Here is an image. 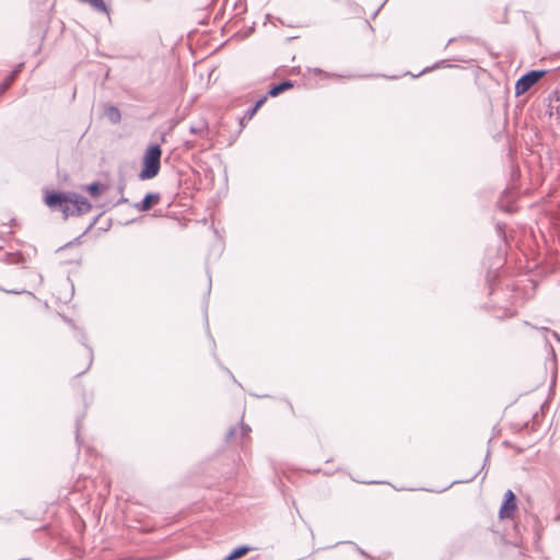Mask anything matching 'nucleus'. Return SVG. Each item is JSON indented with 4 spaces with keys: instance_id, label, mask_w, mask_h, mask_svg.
I'll list each match as a JSON object with an SVG mask.
<instances>
[{
    "instance_id": "1",
    "label": "nucleus",
    "mask_w": 560,
    "mask_h": 560,
    "mask_svg": "<svg viewBox=\"0 0 560 560\" xmlns=\"http://www.w3.org/2000/svg\"><path fill=\"white\" fill-rule=\"evenodd\" d=\"M45 202L49 208L60 209L66 218L69 215L85 213L91 209V203L88 199L74 192L47 194Z\"/></svg>"
},
{
    "instance_id": "2",
    "label": "nucleus",
    "mask_w": 560,
    "mask_h": 560,
    "mask_svg": "<svg viewBox=\"0 0 560 560\" xmlns=\"http://www.w3.org/2000/svg\"><path fill=\"white\" fill-rule=\"evenodd\" d=\"M162 150L159 144H151L147 148L142 158V168L139 178L142 180L155 177L161 167Z\"/></svg>"
},
{
    "instance_id": "3",
    "label": "nucleus",
    "mask_w": 560,
    "mask_h": 560,
    "mask_svg": "<svg viewBox=\"0 0 560 560\" xmlns=\"http://www.w3.org/2000/svg\"><path fill=\"white\" fill-rule=\"evenodd\" d=\"M545 75V71H530L520 78L515 84L516 95L526 93L540 78Z\"/></svg>"
},
{
    "instance_id": "4",
    "label": "nucleus",
    "mask_w": 560,
    "mask_h": 560,
    "mask_svg": "<svg viewBox=\"0 0 560 560\" xmlns=\"http://www.w3.org/2000/svg\"><path fill=\"white\" fill-rule=\"evenodd\" d=\"M516 510V498L512 490H508L504 495V501L500 508L499 515L501 518H510Z\"/></svg>"
},
{
    "instance_id": "5",
    "label": "nucleus",
    "mask_w": 560,
    "mask_h": 560,
    "mask_svg": "<svg viewBox=\"0 0 560 560\" xmlns=\"http://www.w3.org/2000/svg\"><path fill=\"white\" fill-rule=\"evenodd\" d=\"M159 201H160V195L150 192V194L145 195V197L143 198L141 203L138 206V209L140 211H148L149 209H151V207L153 205H156Z\"/></svg>"
},
{
    "instance_id": "6",
    "label": "nucleus",
    "mask_w": 560,
    "mask_h": 560,
    "mask_svg": "<svg viewBox=\"0 0 560 560\" xmlns=\"http://www.w3.org/2000/svg\"><path fill=\"white\" fill-rule=\"evenodd\" d=\"M105 115L114 124L119 122L121 119L120 112L118 110V108H116L114 106L107 107L105 110Z\"/></svg>"
},
{
    "instance_id": "7",
    "label": "nucleus",
    "mask_w": 560,
    "mask_h": 560,
    "mask_svg": "<svg viewBox=\"0 0 560 560\" xmlns=\"http://www.w3.org/2000/svg\"><path fill=\"white\" fill-rule=\"evenodd\" d=\"M248 551V548L247 547H240V548H236L235 550H233L228 557L225 560H235V559H238L241 557H243L244 555H246Z\"/></svg>"
},
{
    "instance_id": "8",
    "label": "nucleus",
    "mask_w": 560,
    "mask_h": 560,
    "mask_svg": "<svg viewBox=\"0 0 560 560\" xmlns=\"http://www.w3.org/2000/svg\"><path fill=\"white\" fill-rule=\"evenodd\" d=\"M291 84L289 82H283V83H280L276 86H273L270 91H269V94L271 96H277L278 94H280L281 92H283L284 90H287L288 88H290Z\"/></svg>"
},
{
    "instance_id": "9",
    "label": "nucleus",
    "mask_w": 560,
    "mask_h": 560,
    "mask_svg": "<svg viewBox=\"0 0 560 560\" xmlns=\"http://www.w3.org/2000/svg\"><path fill=\"white\" fill-rule=\"evenodd\" d=\"M86 190L93 195V196H97L98 192H100V185L97 183H93V184H90L86 186Z\"/></svg>"
},
{
    "instance_id": "10",
    "label": "nucleus",
    "mask_w": 560,
    "mask_h": 560,
    "mask_svg": "<svg viewBox=\"0 0 560 560\" xmlns=\"http://www.w3.org/2000/svg\"><path fill=\"white\" fill-rule=\"evenodd\" d=\"M18 71H19V70L14 71V72L11 74V77L8 79V81L2 85V91H3L4 89H7V88H8V85L12 82V80L14 79V77H15V74H16V72H18Z\"/></svg>"
},
{
    "instance_id": "11",
    "label": "nucleus",
    "mask_w": 560,
    "mask_h": 560,
    "mask_svg": "<svg viewBox=\"0 0 560 560\" xmlns=\"http://www.w3.org/2000/svg\"><path fill=\"white\" fill-rule=\"evenodd\" d=\"M265 100H266L265 97H264V98H261V100H259V101L255 104L254 108H256V110H258V108L264 104Z\"/></svg>"
},
{
    "instance_id": "12",
    "label": "nucleus",
    "mask_w": 560,
    "mask_h": 560,
    "mask_svg": "<svg viewBox=\"0 0 560 560\" xmlns=\"http://www.w3.org/2000/svg\"><path fill=\"white\" fill-rule=\"evenodd\" d=\"M256 112H257V110H256V108H254V107H253L252 109H249V110H248V113H247L248 118H249V119H250V118H253V116L256 114Z\"/></svg>"
},
{
    "instance_id": "13",
    "label": "nucleus",
    "mask_w": 560,
    "mask_h": 560,
    "mask_svg": "<svg viewBox=\"0 0 560 560\" xmlns=\"http://www.w3.org/2000/svg\"><path fill=\"white\" fill-rule=\"evenodd\" d=\"M190 131H191L192 133H197V132H201L202 130H201V128L197 129V128H195V127H191Z\"/></svg>"
}]
</instances>
